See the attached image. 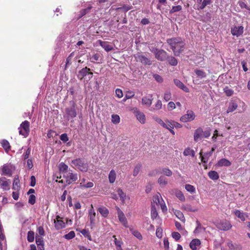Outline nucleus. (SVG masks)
<instances>
[{"label": "nucleus", "instance_id": "f257e3e1", "mask_svg": "<svg viewBox=\"0 0 250 250\" xmlns=\"http://www.w3.org/2000/svg\"><path fill=\"white\" fill-rule=\"evenodd\" d=\"M167 43L170 45L174 55L179 56L184 50L185 43L180 38H172L167 40Z\"/></svg>", "mask_w": 250, "mask_h": 250}, {"label": "nucleus", "instance_id": "f03ea898", "mask_svg": "<svg viewBox=\"0 0 250 250\" xmlns=\"http://www.w3.org/2000/svg\"><path fill=\"white\" fill-rule=\"evenodd\" d=\"M210 129L207 128L204 131L201 127L196 129L194 133V140L197 142L203 138H208L210 135Z\"/></svg>", "mask_w": 250, "mask_h": 250}, {"label": "nucleus", "instance_id": "7ed1b4c3", "mask_svg": "<svg viewBox=\"0 0 250 250\" xmlns=\"http://www.w3.org/2000/svg\"><path fill=\"white\" fill-rule=\"evenodd\" d=\"M19 134L26 138L30 132V123L28 121H24L21 123L19 127Z\"/></svg>", "mask_w": 250, "mask_h": 250}, {"label": "nucleus", "instance_id": "20e7f679", "mask_svg": "<svg viewBox=\"0 0 250 250\" xmlns=\"http://www.w3.org/2000/svg\"><path fill=\"white\" fill-rule=\"evenodd\" d=\"M72 164H73L79 170L83 171L86 172L88 170V165L87 163H85L84 161L80 158L76 159L73 160L71 162Z\"/></svg>", "mask_w": 250, "mask_h": 250}, {"label": "nucleus", "instance_id": "39448f33", "mask_svg": "<svg viewBox=\"0 0 250 250\" xmlns=\"http://www.w3.org/2000/svg\"><path fill=\"white\" fill-rule=\"evenodd\" d=\"M155 56V58L159 61H165L167 58V53L163 49H158L157 48H153L151 50Z\"/></svg>", "mask_w": 250, "mask_h": 250}, {"label": "nucleus", "instance_id": "423d86ee", "mask_svg": "<svg viewBox=\"0 0 250 250\" xmlns=\"http://www.w3.org/2000/svg\"><path fill=\"white\" fill-rule=\"evenodd\" d=\"M71 106L65 108V112L68 120L73 119L77 116L76 104L74 101L71 102Z\"/></svg>", "mask_w": 250, "mask_h": 250}, {"label": "nucleus", "instance_id": "0eeeda50", "mask_svg": "<svg viewBox=\"0 0 250 250\" xmlns=\"http://www.w3.org/2000/svg\"><path fill=\"white\" fill-rule=\"evenodd\" d=\"M65 179V182L67 185H69L78 180V175L77 173H73L72 170H69L68 172L63 174V176Z\"/></svg>", "mask_w": 250, "mask_h": 250}, {"label": "nucleus", "instance_id": "6e6552de", "mask_svg": "<svg viewBox=\"0 0 250 250\" xmlns=\"http://www.w3.org/2000/svg\"><path fill=\"white\" fill-rule=\"evenodd\" d=\"M216 227L221 230L227 231L231 228L232 226L229 221L225 220L217 223Z\"/></svg>", "mask_w": 250, "mask_h": 250}, {"label": "nucleus", "instance_id": "1a4fd4ad", "mask_svg": "<svg viewBox=\"0 0 250 250\" xmlns=\"http://www.w3.org/2000/svg\"><path fill=\"white\" fill-rule=\"evenodd\" d=\"M88 59L93 63H100L102 62L103 60V55L100 53H96L93 54L92 56L89 54L87 56Z\"/></svg>", "mask_w": 250, "mask_h": 250}, {"label": "nucleus", "instance_id": "9d476101", "mask_svg": "<svg viewBox=\"0 0 250 250\" xmlns=\"http://www.w3.org/2000/svg\"><path fill=\"white\" fill-rule=\"evenodd\" d=\"M135 58L138 62H140L143 65H150L152 64L151 60L143 54H137L135 56Z\"/></svg>", "mask_w": 250, "mask_h": 250}, {"label": "nucleus", "instance_id": "9b49d317", "mask_svg": "<svg viewBox=\"0 0 250 250\" xmlns=\"http://www.w3.org/2000/svg\"><path fill=\"white\" fill-rule=\"evenodd\" d=\"M195 118V115L191 110H188L187 114L182 116L180 118V121L182 122L186 123L193 120Z\"/></svg>", "mask_w": 250, "mask_h": 250}, {"label": "nucleus", "instance_id": "f8f14e48", "mask_svg": "<svg viewBox=\"0 0 250 250\" xmlns=\"http://www.w3.org/2000/svg\"><path fill=\"white\" fill-rule=\"evenodd\" d=\"M11 181L4 177L0 178V187L3 190H8L10 189Z\"/></svg>", "mask_w": 250, "mask_h": 250}, {"label": "nucleus", "instance_id": "ddd939ff", "mask_svg": "<svg viewBox=\"0 0 250 250\" xmlns=\"http://www.w3.org/2000/svg\"><path fill=\"white\" fill-rule=\"evenodd\" d=\"M132 110L137 120L141 124H144L146 122V116L145 114L143 112H140L137 108H133Z\"/></svg>", "mask_w": 250, "mask_h": 250}, {"label": "nucleus", "instance_id": "4468645a", "mask_svg": "<svg viewBox=\"0 0 250 250\" xmlns=\"http://www.w3.org/2000/svg\"><path fill=\"white\" fill-rule=\"evenodd\" d=\"M62 218L57 215L55 219H54L55 228L57 230H59L65 228V223L62 220Z\"/></svg>", "mask_w": 250, "mask_h": 250}, {"label": "nucleus", "instance_id": "2eb2a0df", "mask_svg": "<svg viewBox=\"0 0 250 250\" xmlns=\"http://www.w3.org/2000/svg\"><path fill=\"white\" fill-rule=\"evenodd\" d=\"M244 31V27L242 26H234L231 28V33L233 36L239 37L241 35Z\"/></svg>", "mask_w": 250, "mask_h": 250}, {"label": "nucleus", "instance_id": "dca6fc26", "mask_svg": "<svg viewBox=\"0 0 250 250\" xmlns=\"http://www.w3.org/2000/svg\"><path fill=\"white\" fill-rule=\"evenodd\" d=\"M153 100L152 95L148 94L143 97L142 99V103L143 104L149 106L152 104Z\"/></svg>", "mask_w": 250, "mask_h": 250}, {"label": "nucleus", "instance_id": "f3484780", "mask_svg": "<svg viewBox=\"0 0 250 250\" xmlns=\"http://www.w3.org/2000/svg\"><path fill=\"white\" fill-rule=\"evenodd\" d=\"M89 71H91V69L86 66L82 68L78 72L77 75L78 79L82 80L84 77L88 75V73L89 72Z\"/></svg>", "mask_w": 250, "mask_h": 250}, {"label": "nucleus", "instance_id": "a211bd4d", "mask_svg": "<svg viewBox=\"0 0 250 250\" xmlns=\"http://www.w3.org/2000/svg\"><path fill=\"white\" fill-rule=\"evenodd\" d=\"M99 44L103 48L106 52H109L113 50V48L112 45H110L107 42L98 40Z\"/></svg>", "mask_w": 250, "mask_h": 250}, {"label": "nucleus", "instance_id": "6ab92c4d", "mask_svg": "<svg viewBox=\"0 0 250 250\" xmlns=\"http://www.w3.org/2000/svg\"><path fill=\"white\" fill-rule=\"evenodd\" d=\"M174 83L178 87L182 89L185 92H189V89L186 86H185L184 85V84L182 82H181L180 80H179L178 79H174Z\"/></svg>", "mask_w": 250, "mask_h": 250}, {"label": "nucleus", "instance_id": "aec40b11", "mask_svg": "<svg viewBox=\"0 0 250 250\" xmlns=\"http://www.w3.org/2000/svg\"><path fill=\"white\" fill-rule=\"evenodd\" d=\"M36 243L39 249H40L41 250H44V242L43 238L41 236L38 235L36 236Z\"/></svg>", "mask_w": 250, "mask_h": 250}, {"label": "nucleus", "instance_id": "412c9836", "mask_svg": "<svg viewBox=\"0 0 250 250\" xmlns=\"http://www.w3.org/2000/svg\"><path fill=\"white\" fill-rule=\"evenodd\" d=\"M91 208L89 210L88 217L91 224H94L95 221L96 213L93 209V205H91Z\"/></svg>", "mask_w": 250, "mask_h": 250}, {"label": "nucleus", "instance_id": "4be33fe9", "mask_svg": "<svg viewBox=\"0 0 250 250\" xmlns=\"http://www.w3.org/2000/svg\"><path fill=\"white\" fill-rule=\"evenodd\" d=\"M216 165L218 167H229L231 165V163L228 160L222 158L218 162Z\"/></svg>", "mask_w": 250, "mask_h": 250}, {"label": "nucleus", "instance_id": "5701e85b", "mask_svg": "<svg viewBox=\"0 0 250 250\" xmlns=\"http://www.w3.org/2000/svg\"><path fill=\"white\" fill-rule=\"evenodd\" d=\"M116 209L117 210L118 216L120 221L124 226H125V218L123 212L120 209L119 207H117Z\"/></svg>", "mask_w": 250, "mask_h": 250}, {"label": "nucleus", "instance_id": "b1692460", "mask_svg": "<svg viewBox=\"0 0 250 250\" xmlns=\"http://www.w3.org/2000/svg\"><path fill=\"white\" fill-rule=\"evenodd\" d=\"M201 242L199 239H194L191 241L189 246L192 250H196L197 246H199Z\"/></svg>", "mask_w": 250, "mask_h": 250}, {"label": "nucleus", "instance_id": "393cba45", "mask_svg": "<svg viewBox=\"0 0 250 250\" xmlns=\"http://www.w3.org/2000/svg\"><path fill=\"white\" fill-rule=\"evenodd\" d=\"M162 107V103L160 100H158L156 103L154 104V107H152L150 110L155 112L157 110L161 109Z\"/></svg>", "mask_w": 250, "mask_h": 250}, {"label": "nucleus", "instance_id": "a878e982", "mask_svg": "<svg viewBox=\"0 0 250 250\" xmlns=\"http://www.w3.org/2000/svg\"><path fill=\"white\" fill-rule=\"evenodd\" d=\"M238 105L236 102L231 101L229 102L228 108L227 110V113L231 112L234 111L237 107Z\"/></svg>", "mask_w": 250, "mask_h": 250}, {"label": "nucleus", "instance_id": "bb28decb", "mask_svg": "<svg viewBox=\"0 0 250 250\" xmlns=\"http://www.w3.org/2000/svg\"><path fill=\"white\" fill-rule=\"evenodd\" d=\"M13 189L19 191L20 189V180L19 177H15L13 183Z\"/></svg>", "mask_w": 250, "mask_h": 250}, {"label": "nucleus", "instance_id": "cd10ccee", "mask_svg": "<svg viewBox=\"0 0 250 250\" xmlns=\"http://www.w3.org/2000/svg\"><path fill=\"white\" fill-rule=\"evenodd\" d=\"M6 240L4 234L2 233L0 234V247L1 249L6 247Z\"/></svg>", "mask_w": 250, "mask_h": 250}, {"label": "nucleus", "instance_id": "c85d7f7f", "mask_svg": "<svg viewBox=\"0 0 250 250\" xmlns=\"http://www.w3.org/2000/svg\"><path fill=\"white\" fill-rule=\"evenodd\" d=\"M2 172L3 174L8 176H11L12 171L8 165H4L2 168Z\"/></svg>", "mask_w": 250, "mask_h": 250}, {"label": "nucleus", "instance_id": "c756f323", "mask_svg": "<svg viewBox=\"0 0 250 250\" xmlns=\"http://www.w3.org/2000/svg\"><path fill=\"white\" fill-rule=\"evenodd\" d=\"M68 167L66 165H65L64 163H61L59 167V170L60 172L62 174L63 176V174H66V172H68L69 170H68Z\"/></svg>", "mask_w": 250, "mask_h": 250}, {"label": "nucleus", "instance_id": "7c9ffc66", "mask_svg": "<svg viewBox=\"0 0 250 250\" xmlns=\"http://www.w3.org/2000/svg\"><path fill=\"white\" fill-rule=\"evenodd\" d=\"M234 214L238 218L240 219L241 221H244L245 220L247 215L245 213L241 212L239 210H236L234 211Z\"/></svg>", "mask_w": 250, "mask_h": 250}, {"label": "nucleus", "instance_id": "2f4dec72", "mask_svg": "<svg viewBox=\"0 0 250 250\" xmlns=\"http://www.w3.org/2000/svg\"><path fill=\"white\" fill-rule=\"evenodd\" d=\"M98 211L102 216L104 217H106L109 214V211L105 207L99 208Z\"/></svg>", "mask_w": 250, "mask_h": 250}, {"label": "nucleus", "instance_id": "473e14b6", "mask_svg": "<svg viewBox=\"0 0 250 250\" xmlns=\"http://www.w3.org/2000/svg\"><path fill=\"white\" fill-rule=\"evenodd\" d=\"M183 154L184 156L191 155L192 157L195 156V151L189 147L186 148Z\"/></svg>", "mask_w": 250, "mask_h": 250}, {"label": "nucleus", "instance_id": "72a5a7b5", "mask_svg": "<svg viewBox=\"0 0 250 250\" xmlns=\"http://www.w3.org/2000/svg\"><path fill=\"white\" fill-rule=\"evenodd\" d=\"M92 6L91 5L89 6L88 7L85 9H82L80 11V14L79 18H81L85 15L86 14L88 13L90 10L92 9Z\"/></svg>", "mask_w": 250, "mask_h": 250}, {"label": "nucleus", "instance_id": "f704fd0d", "mask_svg": "<svg viewBox=\"0 0 250 250\" xmlns=\"http://www.w3.org/2000/svg\"><path fill=\"white\" fill-rule=\"evenodd\" d=\"M194 72L197 76L200 79L205 78L207 76V74L205 71L202 70L195 69Z\"/></svg>", "mask_w": 250, "mask_h": 250}, {"label": "nucleus", "instance_id": "c9c22d12", "mask_svg": "<svg viewBox=\"0 0 250 250\" xmlns=\"http://www.w3.org/2000/svg\"><path fill=\"white\" fill-rule=\"evenodd\" d=\"M116 174L115 171L114 170H111L110 171L109 174L108 175V179L109 182L112 184L116 180Z\"/></svg>", "mask_w": 250, "mask_h": 250}, {"label": "nucleus", "instance_id": "e433bc0d", "mask_svg": "<svg viewBox=\"0 0 250 250\" xmlns=\"http://www.w3.org/2000/svg\"><path fill=\"white\" fill-rule=\"evenodd\" d=\"M1 144L2 146L3 147V148L4 149V150L6 151L7 152L10 149L11 146H10V144H9V142L8 141H7L6 140L4 139V140H2V141L1 142Z\"/></svg>", "mask_w": 250, "mask_h": 250}, {"label": "nucleus", "instance_id": "4c0bfd02", "mask_svg": "<svg viewBox=\"0 0 250 250\" xmlns=\"http://www.w3.org/2000/svg\"><path fill=\"white\" fill-rule=\"evenodd\" d=\"M166 60H167L169 64L172 66H176L178 63L177 59L172 56L169 57L167 56V58Z\"/></svg>", "mask_w": 250, "mask_h": 250}, {"label": "nucleus", "instance_id": "58836bf2", "mask_svg": "<svg viewBox=\"0 0 250 250\" xmlns=\"http://www.w3.org/2000/svg\"><path fill=\"white\" fill-rule=\"evenodd\" d=\"M208 176L212 180H217L219 176L218 173L215 171H210L208 173Z\"/></svg>", "mask_w": 250, "mask_h": 250}, {"label": "nucleus", "instance_id": "ea45409f", "mask_svg": "<svg viewBox=\"0 0 250 250\" xmlns=\"http://www.w3.org/2000/svg\"><path fill=\"white\" fill-rule=\"evenodd\" d=\"M200 155L201 158V161L204 163H206L208 162V158L211 156V153H206L204 155H202V153L200 152Z\"/></svg>", "mask_w": 250, "mask_h": 250}, {"label": "nucleus", "instance_id": "a19ab883", "mask_svg": "<svg viewBox=\"0 0 250 250\" xmlns=\"http://www.w3.org/2000/svg\"><path fill=\"white\" fill-rule=\"evenodd\" d=\"M153 202L156 203V204L158 205V204H161L162 202H163V200L162 198V197H161V195L160 193H157L156 195H155L154 197H153Z\"/></svg>", "mask_w": 250, "mask_h": 250}, {"label": "nucleus", "instance_id": "79ce46f5", "mask_svg": "<svg viewBox=\"0 0 250 250\" xmlns=\"http://www.w3.org/2000/svg\"><path fill=\"white\" fill-rule=\"evenodd\" d=\"M35 238V233L33 231L30 230L27 233V239L29 242H32L34 241Z\"/></svg>", "mask_w": 250, "mask_h": 250}, {"label": "nucleus", "instance_id": "37998d69", "mask_svg": "<svg viewBox=\"0 0 250 250\" xmlns=\"http://www.w3.org/2000/svg\"><path fill=\"white\" fill-rule=\"evenodd\" d=\"M74 55H75V53L74 52H73L66 58V64H65V69H66L67 66L68 65H69L71 64V63H72L71 60H72V58L74 56Z\"/></svg>", "mask_w": 250, "mask_h": 250}, {"label": "nucleus", "instance_id": "c03bdc74", "mask_svg": "<svg viewBox=\"0 0 250 250\" xmlns=\"http://www.w3.org/2000/svg\"><path fill=\"white\" fill-rule=\"evenodd\" d=\"M158 183L161 186H165L167 184V179L163 176H161L158 179Z\"/></svg>", "mask_w": 250, "mask_h": 250}, {"label": "nucleus", "instance_id": "a18cd8bd", "mask_svg": "<svg viewBox=\"0 0 250 250\" xmlns=\"http://www.w3.org/2000/svg\"><path fill=\"white\" fill-rule=\"evenodd\" d=\"M80 232L88 240H91V237L89 233V230L86 229H83L80 231Z\"/></svg>", "mask_w": 250, "mask_h": 250}, {"label": "nucleus", "instance_id": "49530a36", "mask_svg": "<svg viewBox=\"0 0 250 250\" xmlns=\"http://www.w3.org/2000/svg\"><path fill=\"white\" fill-rule=\"evenodd\" d=\"M120 118L118 115L113 114L111 116V122L114 124H117L120 123Z\"/></svg>", "mask_w": 250, "mask_h": 250}, {"label": "nucleus", "instance_id": "de8ad7c7", "mask_svg": "<svg viewBox=\"0 0 250 250\" xmlns=\"http://www.w3.org/2000/svg\"><path fill=\"white\" fill-rule=\"evenodd\" d=\"M175 215L176 217L181 221L185 222V218L182 212L179 210H177L175 212Z\"/></svg>", "mask_w": 250, "mask_h": 250}, {"label": "nucleus", "instance_id": "09e8293b", "mask_svg": "<svg viewBox=\"0 0 250 250\" xmlns=\"http://www.w3.org/2000/svg\"><path fill=\"white\" fill-rule=\"evenodd\" d=\"M130 231L131 233L136 238L139 239V240H142L143 238L142 235L137 230H134L133 229H130Z\"/></svg>", "mask_w": 250, "mask_h": 250}, {"label": "nucleus", "instance_id": "8fccbe9b", "mask_svg": "<svg viewBox=\"0 0 250 250\" xmlns=\"http://www.w3.org/2000/svg\"><path fill=\"white\" fill-rule=\"evenodd\" d=\"M185 188L188 191L191 193H194L196 191L194 187L189 184H186L185 185Z\"/></svg>", "mask_w": 250, "mask_h": 250}, {"label": "nucleus", "instance_id": "3c124183", "mask_svg": "<svg viewBox=\"0 0 250 250\" xmlns=\"http://www.w3.org/2000/svg\"><path fill=\"white\" fill-rule=\"evenodd\" d=\"M94 186V184L91 182H89L87 183L86 184H83V183H80V188H92Z\"/></svg>", "mask_w": 250, "mask_h": 250}, {"label": "nucleus", "instance_id": "603ef678", "mask_svg": "<svg viewBox=\"0 0 250 250\" xmlns=\"http://www.w3.org/2000/svg\"><path fill=\"white\" fill-rule=\"evenodd\" d=\"M176 196L181 201L185 200V197L182 191L177 190L175 192Z\"/></svg>", "mask_w": 250, "mask_h": 250}, {"label": "nucleus", "instance_id": "864d4df0", "mask_svg": "<svg viewBox=\"0 0 250 250\" xmlns=\"http://www.w3.org/2000/svg\"><path fill=\"white\" fill-rule=\"evenodd\" d=\"M75 236V233L74 231H71L67 234L64 235L63 237L67 240H70Z\"/></svg>", "mask_w": 250, "mask_h": 250}, {"label": "nucleus", "instance_id": "5fc2aeb1", "mask_svg": "<svg viewBox=\"0 0 250 250\" xmlns=\"http://www.w3.org/2000/svg\"><path fill=\"white\" fill-rule=\"evenodd\" d=\"M182 208V209L188 211L195 212L197 210L196 209L192 208L190 205L188 204L183 205Z\"/></svg>", "mask_w": 250, "mask_h": 250}, {"label": "nucleus", "instance_id": "6e6d98bb", "mask_svg": "<svg viewBox=\"0 0 250 250\" xmlns=\"http://www.w3.org/2000/svg\"><path fill=\"white\" fill-rule=\"evenodd\" d=\"M171 98V93L169 90H167L164 94V99L165 101H168Z\"/></svg>", "mask_w": 250, "mask_h": 250}, {"label": "nucleus", "instance_id": "4d7b16f0", "mask_svg": "<svg viewBox=\"0 0 250 250\" xmlns=\"http://www.w3.org/2000/svg\"><path fill=\"white\" fill-rule=\"evenodd\" d=\"M170 125H169V127H170L171 128H173L174 127L176 128H181L182 127V125L180 124L179 123L173 121H170Z\"/></svg>", "mask_w": 250, "mask_h": 250}, {"label": "nucleus", "instance_id": "13d9d810", "mask_svg": "<svg viewBox=\"0 0 250 250\" xmlns=\"http://www.w3.org/2000/svg\"><path fill=\"white\" fill-rule=\"evenodd\" d=\"M157 215H158V213H157V211L155 208H154V207L152 206L151 207V219H152L153 220L156 219Z\"/></svg>", "mask_w": 250, "mask_h": 250}, {"label": "nucleus", "instance_id": "bf43d9fd", "mask_svg": "<svg viewBox=\"0 0 250 250\" xmlns=\"http://www.w3.org/2000/svg\"><path fill=\"white\" fill-rule=\"evenodd\" d=\"M161 173L167 176H171L172 175V172L169 169L167 168H163Z\"/></svg>", "mask_w": 250, "mask_h": 250}, {"label": "nucleus", "instance_id": "052dcab7", "mask_svg": "<svg viewBox=\"0 0 250 250\" xmlns=\"http://www.w3.org/2000/svg\"><path fill=\"white\" fill-rule=\"evenodd\" d=\"M182 10V6L181 5L173 6L172 9L170 10V13L172 14L176 12L180 11Z\"/></svg>", "mask_w": 250, "mask_h": 250}, {"label": "nucleus", "instance_id": "680f3d73", "mask_svg": "<svg viewBox=\"0 0 250 250\" xmlns=\"http://www.w3.org/2000/svg\"><path fill=\"white\" fill-rule=\"evenodd\" d=\"M142 167V165L140 164H137L135 167L133 171V175L136 176L139 173L141 168Z\"/></svg>", "mask_w": 250, "mask_h": 250}, {"label": "nucleus", "instance_id": "e2e57ef3", "mask_svg": "<svg viewBox=\"0 0 250 250\" xmlns=\"http://www.w3.org/2000/svg\"><path fill=\"white\" fill-rule=\"evenodd\" d=\"M224 90L226 95L228 96H231L233 94V91L229 88L228 86L225 87Z\"/></svg>", "mask_w": 250, "mask_h": 250}, {"label": "nucleus", "instance_id": "0e129e2a", "mask_svg": "<svg viewBox=\"0 0 250 250\" xmlns=\"http://www.w3.org/2000/svg\"><path fill=\"white\" fill-rule=\"evenodd\" d=\"M36 196L33 194H31L29 196L28 203L31 205H34L36 202Z\"/></svg>", "mask_w": 250, "mask_h": 250}, {"label": "nucleus", "instance_id": "69168bd1", "mask_svg": "<svg viewBox=\"0 0 250 250\" xmlns=\"http://www.w3.org/2000/svg\"><path fill=\"white\" fill-rule=\"evenodd\" d=\"M238 4L241 8H246L249 11H250V8L247 6L246 3L242 1H239Z\"/></svg>", "mask_w": 250, "mask_h": 250}, {"label": "nucleus", "instance_id": "338daca9", "mask_svg": "<svg viewBox=\"0 0 250 250\" xmlns=\"http://www.w3.org/2000/svg\"><path fill=\"white\" fill-rule=\"evenodd\" d=\"M153 78L158 83H162L163 82V78L158 74H154L153 75Z\"/></svg>", "mask_w": 250, "mask_h": 250}, {"label": "nucleus", "instance_id": "774afa93", "mask_svg": "<svg viewBox=\"0 0 250 250\" xmlns=\"http://www.w3.org/2000/svg\"><path fill=\"white\" fill-rule=\"evenodd\" d=\"M115 93L116 96L119 98H121L123 96V92L122 90L119 88H117L116 89Z\"/></svg>", "mask_w": 250, "mask_h": 250}]
</instances>
